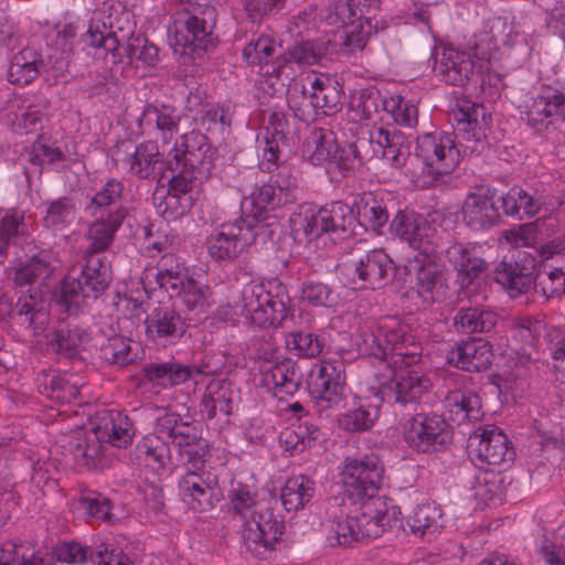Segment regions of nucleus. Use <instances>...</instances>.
I'll use <instances>...</instances> for the list:
<instances>
[{"mask_svg":"<svg viewBox=\"0 0 565 565\" xmlns=\"http://www.w3.org/2000/svg\"><path fill=\"white\" fill-rule=\"evenodd\" d=\"M359 347L364 353L387 361L392 367V376L380 381L375 388L382 402L406 406L420 403L430 393L433 382L417 365L420 344L408 333L406 324L385 319L362 331Z\"/></svg>","mask_w":565,"mask_h":565,"instance_id":"obj_1","label":"nucleus"},{"mask_svg":"<svg viewBox=\"0 0 565 565\" xmlns=\"http://www.w3.org/2000/svg\"><path fill=\"white\" fill-rule=\"evenodd\" d=\"M401 511L394 505H384L381 500L362 503L333 527L339 545L349 546L363 539H375L401 523Z\"/></svg>","mask_w":565,"mask_h":565,"instance_id":"obj_2","label":"nucleus"},{"mask_svg":"<svg viewBox=\"0 0 565 565\" xmlns=\"http://www.w3.org/2000/svg\"><path fill=\"white\" fill-rule=\"evenodd\" d=\"M136 34L132 12L120 1H110L104 2L94 12L86 41L90 46L104 49L121 61V45Z\"/></svg>","mask_w":565,"mask_h":565,"instance_id":"obj_3","label":"nucleus"},{"mask_svg":"<svg viewBox=\"0 0 565 565\" xmlns=\"http://www.w3.org/2000/svg\"><path fill=\"white\" fill-rule=\"evenodd\" d=\"M215 22L216 11L211 6L175 12L169 29V39L174 52L180 55H192L214 46Z\"/></svg>","mask_w":565,"mask_h":565,"instance_id":"obj_4","label":"nucleus"},{"mask_svg":"<svg viewBox=\"0 0 565 565\" xmlns=\"http://www.w3.org/2000/svg\"><path fill=\"white\" fill-rule=\"evenodd\" d=\"M86 262L78 277L68 274L61 287L60 302L73 315L87 299H97L111 281L110 265L103 257L85 255Z\"/></svg>","mask_w":565,"mask_h":565,"instance_id":"obj_5","label":"nucleus"},{"mask_svg":"<svg viewBox=\"0 0 565 565\" xmlns=\"http://www.w3.org/2000/svg\"><path fill=\"white\" fill-rule=\"evenodd\" d=\"M215 149L207 137L192 130L182 135L169 152V168L173 173L202 182L213 168Z\"/></svg>","mask_w":565,"mask_h":565,"instance_id":"obj_6","label":"nucleus"},{"mask_svg":"<svg viewBox=\"0 0 565 565\" xmlns=\"http://www.w3.org/2000/svg\"><path fill=\"white\" fill-rule=\"evenodd\" d=\"M264 231L265 225L254 216L223 223L207 239L209 254L216 260L234 259Z\"/></svg>","mask_w":565,"mask_h":565,"instance_id":"obj_7","label":"nucleus"},{"mask_svg":"<svg viewBox=\"0 0 565 565\" xmlns=\"http://www.w3.org/2000/svg\"><path fill=\"white\" fill-rule=\"evenodd\" d=\"M235 311L260 328L279 327L288 315L284 297L273 295L262 284L243 288Z\"/></svg>","mask_w":565,"mask_h":565,"instance_id":"obj_8","label":"nucleus"},{"mask_svg":"<svg viewBox=\"0 0 565 565\" xmlns=\"http://www.w3.org/2000/svg\"><path fill=\"white\" fill-rule=\"evenodd\" d=\"M350 205L335 201L320 209L307 207L291 218L297 235L310 242L324 233L345 232L353 223Z\"/></svg>","mask_w":565,"mask_h":565,"instance_id":"obj_9","label":"nucleus"},{"mask_svg":"<svg viewBox=\"0 0 565 565\" xmlns=\"http://www.w3.org/2000/svg\"><path fill=\"white\" fill-rule=\"evenodd\" d=\"M383 471V467L375 456L348 460L342 477L349 498L360 505L372 503L375 500H381L384 505H388L384 497L377 495Z\"/></svg>","mask_w":565,"mask_h":565,"instance_id":"obj_10","label":"nucleus"},{"mask_svg":"<svg viewBox=\"0 0 565 565\" xmlns=\"http://www.w3.org/2000/svg\"><path fill=\"white\" fill-rule=\"evenodd\" d=\"M284 529L282 521L277 519L268 504L258 507V511L242 521V543L254 556L266 557L275 551Z\"/></svg>","mask_w":565,"mask_h":565,"instance_id":"obj_11","label":"nucleus"},{"mask_svg":"<svg viewBox=\"0 0 565 565\" xmlns=\"http://www.w3.org/2000/svg\"><path fill=\"white\" fill-rule=\"evenodd\" d=\"M402 435L411 449L422 454L439 451L451 440L449 425L437 414H415L404 423Z\"/></svg>","mask_w":565,"mask_h":565,"instance_id":"obj_12","label":"nucleus"},{"mask_svg":"<svg viewBox=\"0 0 565 565\" xmlns=\"http://www.w3.org/2000/svg\"><path fill=\"white\" fill-rule=\"evenodd\" d=\"M174 257L164 255L160 260V268L156 274V281L160 288L178 297L192 310L202 307L206 300L207 287L195 280L186 268L179 263L173 265Z\"/></svg>","mask_w":565,"mask_h":565,"instance_id":"obj_13","label":"nucleus"},{"mask_svg":"<svg viewBox=\"0 0 565 565\" xmlns=\"http://www.w3.org/2000/svg\"><path fill=\"white\" fill-rule=\"evenodd\" d=\"M329 25L345 28L347 44L353 50L364 49L367 39L376 32L371 18L358 0H332L324 15Z\"/></svg>","mask_w":565,"mask_h":565,"instance_id":"obj_14","label":"nucleus"},{"mask_svg":"<svg viewBox=\"0 0 565 565\" xmlns=\"http://www.w3.org/2000/svg\"><path fill=\"white\" fill-rule=\"evenodd\" d=\"M308 387L321 408L339 406L344 399L345 365L343 360H322L309 373Z\"/></svg>","mask_w":565,"mask_h":565,"instance_id":"obj_15","label":"nucleus"},{"mask_svg":"<svg viewBox=\"0 0 565 565\" xmlns=\"http://www.w3.org/2000/svg\"><path fill=\"white\" fill-rule=\"evenodd\" d=\"M338 269L348 282L359 288L374 289L387 281L393 263L383 249H373L359 258L351 257L342 262Z\"/></svg>","mask_w":565,"mask_h":565,"instance_id":"obj_16","label":"nucleus"},{"mask_svg":"<svg viewBox=\"0 0 565 565\" xmlns=\"http://www.w3.org/2000/svg\"><path fill=\"white\" fill-rule=\"evenodd\" d=\"M200 181L191 177L173 173L168 188L157 185L152 202L157 212L167 221H177L185 215L193 205V190Z\"/></svg>","mask_w":565,"mask_h":565,"instance_id":"obj_17","label":"nucleus"},{"mask_svg":"<svg viewBox=\"0 0 565 565\" xmlns=\"http://www.w3.org/2000/svg\"><path fill=\"white\" fill-rule=\"evenodd\" d=\"M391 230L422 256L438 253L437 231L422 214L414 211L398 212L391 223Z\"/></svg>","mask_w":565,"mask_h":565,"instance_id":"obj_18","label":"nucleus"},{"mask_svg":"<svg viewBox=\"0 0 565 565\" xmlns=\"http://www.w3.org/2000/svg\"><path fill=\"white\" fill-rule=\"evenodd\" d=\"M416 154L431 173L448 174L460 161V150L451 134H425L417 138Z\"/></svg>","mask_w":565,"mask_h":565,"instance_id":"obj_19","label":"nucleus"},{"mask_svg":"<svg viewBox=\"0 0 565 565\" xmlns=\"http://www.w3.org/2000/svg\"><path fill=\"white\" fill-rule=\"evenodd\" d=\"M486 65V61L480 58L475 61L469 52L445 47L440 54H437L434 70L450 85L462 86L473 76L483 85L484 78L481 70Z\"/></svg>","mask_w":565,"mask_h":565,"instance_id":"obj_20","label":"nucleus"},{"mask_svg":"<svg viewBox=\"0 0 565 565\" xmlns=\"http://www.w3.org/2000/svg\"><path fill=\"white\" fill-rule=\"evenodd\" d=\"M455 119L463 152H482L488 147L487 137L492 124L491 115L486 107L473 104L466 109L461 108Z\"/></svg>","mask_w":565,"mask_h":565,"instance_id":"obj_21","label":"nucleus"},{"mask_svg":"<svg viewBox=\"0 0 565 565\" xmlns=\"http://www.w3.org/2000/svg\"><path fill=\"white\" fill-rule=\"evenodd\" d=\"M188 324L178 310L168 303L150 308L145 319V333L149 341L167 345L178 342L185 333Z\"/></svg>","mask_w":565,"mask_h":565,"instance_id":"obj_22","label":"nucleus"},{"mask_svg":"<svg viewBox=\"0 0 565 565\" xmlns=\"http://www.w3.org/2000/svg\"><path fill=\"white\" fill-rule=\"evenodd\" d=\"M178 488L183 502L194 511H209L220 500L217 479L210 471H185Z\"/></svg>","mask_w":565,"mask_h":565,"instance_id":"obj_23","label":"nucleus"},{"mask_svg":"<svg viewBox=\"0 0 565 565\" xmlns=\"http://www.w3.org/2000/svg\"><path fill=\"white\" fill-rule=\"evenodd\" d=\"M525 115L527 125L540 132L564 122L565 93L552 87L543 88L526 106Z\"/></svg>","mask_w":565,"mask_h":565,"instance_id":"obj_24","label":"nucleus"},{"mask_svg":"<svg viewBox=\"0 0 565 565\" xmlns=\"http://www.w3.org/2000/svg\"><path fill=\"white\" fill-rule=\"evenodd\" d=\"M473 456L489 466H497L513 459L514 451L509 447L507 435L498 427L488 425L478 428L470 437Z\"/></svg>","mask_w":565,"mask_h":565,"instance_id":"obj_25","label":"nucleus"},{"mask_svg":"<svg viewBox=\"0 0 565 565\" xmlns=\"http://www.w3.org/2000/svg\"><path fill=\"white\" fill-rule=\"evenodd\" d=\"M93 429L99 441L115 447H126L132 440V424L120 411L103 409L97 412Z\"/></svg>","mask_w":565,"mask_h":565,"instance_id":"obj_26","label":"nucleus"},{"mask_svg":"<svg viewBox=\"0 0 565 565\" xmlns=\"http://www.w3.org/2000/svg\"><path fill=\"white\" fill-rule=\"evenodd\" d=\"M127 215L128 209L118 205L114 211L107 212V215L99 214L95 216L96 220L89 225L86 233V239L89 244L85 255L97 256V254L107 250Z\"/></svg>","mask_w":565,"mask_h":565,"instance_id":"obj_27","label":"nucleus"},{"mask_svg":"<svg viewBox=\"0 0 565 565\" xmlns=\"http://www.w3.org/2000/svg\"><path fill=\"white\" fill-rule=\"evenodd\" d=\"M462 217L465 223L475 231L495 225L500 214L491 191L480 188L469 193L462 205Z\"/></svg>","mask_w":565,"mask_h":565,"instance_id":"obj_28","label":"nucleus"},{"mask_svg":"<svg viewBox=\"0 0 565 565\" xmlns=\"http://www.w3.org/2000/svg\"><path fill=\"white\" fill-rule=\"evenodd\" d=\"M62 447L68 451L74 461L88 469H98L104 461V446L94 429L75 430L66 437Z\"/></svg>","mask_w":565,"mask_h":565,"instance_id":"obj_29","label":"nucleus"},{"mask_svg":"<svg viewBox=\"0 0 565 565\" xmlns=\"http://www.w3.org/2000/svg\"><path fill=\"white\" fill-rule=\"evenodd\" d=\"M491 345L481 338L458 342L449 353V362L467 372L487 370L492 363Z\"/></svg>","mask_w":565,"mask_h":565,"instance_id":"obj_30","label":"nucleus"},{"mask_svg":"<svg viewBox=\"0 0 565 565\" xmlns=\"http://www.w3.org/2000/svg\"><path fill=\"white\" fill-rule=\"evenodd\" d=\"M418 265L416 274V290L425 302L440 300L445 294L444 266L436 257V254L424 255L416 259Z\"/></svg>","mask_w":565,"mask_h":565,"instance_id":"obj_31","label":"nucleus"},{"mask_svg":"<svg viewBox=\"0 0 565 565\" xmlns=\"http://www.w3.org/2000/svg\"><path fill=\"white\" fill-rule=\"evenodd\" d=\"M54 554L57 561L67 564H84L90 562L93 565H128V559L121 554L108 552L104 545L96 550L82 546L75 542L63 543L58 545Z\"/></svg>","mask_w":565,"mask_h":565,"instance_id":"obj_32","label":"nucleus"},{"mask_svg":"<svg viewBox=\"0 0 565 565\" xmlns=\"http://www.w3.org/2000/svg\"><path fill=\"white\" fill-rule=\"evenodd\" d=\"M369 150L370 154L381 156L394 168H402L409 158V147L405 143L402 134L379 128L371 132Z\"/></svg>","mask_w":565,"mask_h":565,"instance_id":"obj_33","label":"nucleus"},{"mask_svg":"<svg viewBox=\"0 0 565 565\" xmlns=\"http://www.w3.org/2000/svg\"><path fill=\"white\" fill-rule=\"evenodd\" d=\"M215 372L216 370H211L207 366L205 369L190 367L174 361L149 363L142 369V373L149 382L163 387L180 385L196 374L212 375Z\"/></svg>","mask_w":565,"mask_h":565,"instance_id":"obj_34","label":"nucleus"},{"mask_svg":"<svg viewBox=\"0 0 565 565\" xmlns=\"http://www.w3.org/2000/svg\"><path fill=\"white\" fill-rule=\"evenodd\" d=\"M263 384L281 399L285 395H294L299 390L301 374L294 361L284 360L264 370Z\"/></svg>","mask_w":565,"mask_h":565,"instance_id":"obj_35","label":"nucleus"},{"mask_svg":"<svg viewBox=\"0 0 565 565\" xmlns=\"http://www.w3.org/2000/svg\"><path fill=\"white\" fill-rule=\"evenodd\" d=\"M9 318L12 324L29 330L34 335L42 333L49 322V315L43 303L32 294L18 299L14 308L9 312Z\"/></svg>","mask_w":565,"mask_h":565,"instance_id":"obj_36","label":"nucleus"},{"mask_svg":"<svg viewBox=\"0 0 565 565\" xmlns=\"http://www.w3.org/2000/svg\"><path fill=\"white\" fill-rule=\"evenodd\" d=\"M135 457L138 465L150 468L156 472L164 471L172 463L168 441L156 433L146 435L137 443Z\"/></svg>","mask_w":565,"mask_h":565,"instance_id":"obj_37","label":"nucleus"},{"mask_svg":"<svg viewBox=\"0 0 565 565\" xmlns=\"http://www.w3.org/2000/svg\"><path fill=\"white\" fill-rule=\"evenodd\" d=\"M36 384L39 392L56 404H71L79 395L78 385L54 370L42 371L36 377Z\"/></svg>","mask_w":565,"mask_h":565,"instance_id":"obj_38","label":"nucleus"},{"mask_svg":"<svg viewBox=\"0 0 565 565\" xmlns=\"http://www.w3.org/2000/svg\"><path fill=\"white\" fill-rule=\"evenodd\" d=\"M303 95L309 99L316 114H334L340 105L341 95L337 83L321 75L315 76L310 82V88L303 89Z\"/></svg>","mask_w":565,"mask_h":565,"instance_id":"obj_39","label":"nucleus"},{"mask_svg":"<svg viewBox=\"0 0 565 565\" xmlns=\"http://www.w3.org/2000/svg\"><path fill=\"white\" fill-rule=\"evenodd\" d=\"M369 146L367 138H359L355 142H344L343 145L337 142V149L331 156L328 169H337L342 174L353 172L364 162L371 160Z\"/></svg>","mask_w":565,"mask_h":565,"instance_id":"obj_40","label":"nucleus"},{"mask_svg":"<svg viewBox=\"0 0 565 565\" xmlns=\"http://www.w3.org/2000/svg\"><path fill=\"white\" fill-rule=\"evenodd\" d=\"M275 53V43L269 36L260 35L250 41L243 50L245 61L250 65H258L265 76L278 77L282 67V58L269 61Z\"/></svg>","mask_w":565,"mask_h":565,"instance_id":"obj_41","label":"nucleus"},{"mask_svg":"<svg viewBox=\"0 0 565 565\" xmlns=\"http://www.w3.org/2000/svg\"><path fill=\"white\" fill-rule=\"evenodd\" d=\"M53 271L51 254L42 250L14 267L12 281L17 287L41 284L50 278Z\"/></svg>","mask_w":565,"mask_h":565,"instance_id":"obj_42","label":"nucleus"},{"mask_svg":"<svg viewBox=\"0 0 565 565\" xmlns=\"http://www.w3.org/2000/svg\"><path fill=\"white\" fill-rule=\"evenodd\" d=\"M235 392L232 384L224 379L212 380L203 394L201 406L207 418H214L218 413L230 415Z\"/></svg>","mask_w":565,"mask_h":565,"instance_id":"obj_43","label":"nucleus"},{"mask_svg":"<svg viewBox=\"0 0 565 565\" xmlns=\"http://www.w3.org/2000/svg\"><path fill=\"white\" fill-rule=\"evenodd\" d=\"M160 157L157 143L145 141L136 146L135 151L124 160V164L130 174L139 179H151L156 177Z\"/></svg>","mask_w":565,"mask_h":565,"instance_id":"obj_44","label":"nucleus"},{"mask_svg":"<svg viewBox=\"0 0 565 565\" xmlns=\"http://www.w3.org/2000/svg\"><path fill=\"white\" fill-rule=\"evenodd\" d=\"M139 345L129 338L113 335L102 344L99 358L110 365L124 367L138 360Z\"/></svg>","mask_w":565,"mask_h":565,"instance_id":"obj_45","label":"nucleus"},{"mask_svg":"<svg viewBox=\"0 0 565 565\" xmlns=\"http://www.w3.org/2000/svg\"><path fill=\"white\" fill-rule=\"evenodd\" d=\"M337 139L329 129L316 128L303 145L302 154L313 166L328 164L337 149Z\"/></svg>","mask_w":565,"mask_h":565,"instance_id":"obj_46","label":"nucleus"},{"mask_svg":"<svg viewBox=\"0 0 565 565\" xmlns=\"http://www.w3.org/2000/svg\"><path fill=\"white\" fill-rule=\"evenodd\" d=\"M28 234L24 212L14 209L0 212V263L7 259L9 246Z\"/></svg>","mask_w":565,"mask_h":565,"instance_id":"obj_47","label":"nucleus"},{"mask_svg":"<svg viewBox=\"0 0 565 565\" xmlns=\"http://www.w3.org/2000/svg\"><path fill=\"white\" fill-rule=\"evenodd\" d=\"M320 435L319 428L308 420L288 426L280 431L279 441L290 455L300 454L309 448Z\"/></svg>","mask_w":565,"mask_h":565,"instance_id":"obj_48","label":"nucleus"},{"mask_svg":"<svg viewBox=\"0 0 565 565\" xmlns=\"http://www.w3.org/2000/svg\"><path fill=\"white\" fill-rule=\"evenodd\" d=\"M315 493V483L303 475L289 478L280 492L281 503L286 511L302 509Z\"/></svg>","mask_w":565,"mask_h":565,"instance_id":"obj_49","label":"nucleus"},{"mask_svg":"<svg viewBox=\"0 0 565 565\" xmlns=\"http://www.w3.org/2000/svg\"><path fill=\"white\" fill-rule=\"evenodd\" d=\"M446 257L469 281L486 268L484 260L477 255L475 248L466 247L460 243L451 244L446 249Z\"/></svg>","mask_w":565,"mask_h":565,"instance_id":"obj_50","label":"nucleus"},{"mask_svg":"<svg viewBox=\"0 0 565 565\" xmlns=\"http://www.w3.org/2000/svg\"><path fill=\"white\" fill-rule=\"evenodd\" d=\"M495 280L509 290L511 297H518L530 289L533 277L526 267L502 262L497 268Z\"/></svg>","mask_w":565,"mask_h":565,"instance_id":"obj_51","label":"nucleus"},{"mask_svg":"<svg viewBox=\"0 0 565 565\" xmlns=\"http://www.w3.org/2000/svg\"><path fill=\"white\" fill-rule=\"evenodd\" d=\"M354 204L359 222L366 227L377 230L387 223L386 206L373 192H363Z\"/></svg>","mask_w":565,"mask_h":565,"instance_id":"obj_52","label":"nucleus"},{"mask_svg":"<svg viewBox=\"0 0 565 565\" xmlns=\"http://www.w3.org/2000/svg\"><path fill=\"white\" fill-rule=\"evenodd\" d=\"M498 317L491 311L477 308L460 309L454 318V324L459 332H489L497 324Z\"/></svg>","mask_w":565,"mask_h":565,"instance_id":"obj_53","label":"nucleus"},{"mask_svg":"<svg viewBox=\"0 0 565 565\" xmlns=\"http://www.w3.org/2000/svg\"><path fill=\"white\" fill-rule=\"evenodd\" d=\"M451 413L461 419L478 420L482 416L480 396L471 391H452L445 398Z\"/></svg>","mask_w":565,"mask_h":565,"instance_id":"obj_54","label":"nucleus"},{"mask_svg":"<svg viewBox=\"0 0 565 565\" xmlns=\"http://www.w3.org/2000/svg\"><path fill=\"white\" fill-rule=\"evenodd\" d=\"M327 51L328 42L323 40L302 41L289 49L282 57V64L315 65L326 56Z\"/></svg>","mask_w":565,"mask_h":565,"instance_id":"obj_55","label":"nucleus"},{"mask_svg":"<svg viewBox=\"0 0 565 565\" xmlns=\"http://www.w3.org/2000/svg\"><path fill=\"white\" fill-rule=\"evenodd\" d=\"M122 181L109 179L92 198L87 211L92 216L107 215L111 205H116L124 196Z\"/></svg>","mask_w":565,"mask_h":565,"instance_id":"obj_56","label":"nucleus"},{"mask_svg":"<svg viewBox=\"0 0 565 565\" xmlns=\"http://www.w3.org/2000/svg\"><path fill=\"white\" fill-rule=\"evenodd\" d=\"M75 214L74 200L68 196L58 198L47 204L43 225L54 231L63 230L74 221Z\"/></svg>","mask_w":565,"mask_h":565,"instance_id":"obj_57","label":"nucleus"},{"mask_svg":"<svg viewBox=\"0 0 565 565\" xmlns=\"http://www.w3.org/2000/svg\"><path fill=\"white\" fill-rule=\"evenodd\" d=\"M286 348L299 358H316L321 354L324 341L320 335L307 331H295L286 335Z\"/></svg>","mask_w":565,"mask_h":565,"instance_id":"obj_58","label":"nucleus"},{"mask_svg":"<svg viewBox=\"0 0 565 565\" xmlns=\"http://www.w3.org/2000/svg\"><path fill=\"white\" fill-rule=\"evenodd\" d=\"M143 120L154 124L163 141L172 139L179 130L180 116L169 107L158 108L148 105L142 114Z\"/></svg>","mask_w":565,"mask_h":565,"instance_id":"obj_59","label":"nucleus"},{"mask_svg":"<svg viewBox=\"0 0 565 565\" xmlns=\"http://www.w3.org/2000/svg\"><path fill=\"white\" fill-rule=\"evenodd\" d=\"M87 333L83 328L76 324H67L60 327L54 332V338L51 341V347L58 353L65 356H73L84 341Z\"/></svg>","mask_w":565,"mask_h":565,"instance_id":"obj_60","label":"nucleus"},{"mask_svg":"<svg viewBox=\"0 0 565 565\" xmlns=\"http://www.w3.org/2000/svg\"><path fill=\"white\" fill-rule=\"evenodd\" d=\"M440 511L431 505L424 504L417 507L413 514L408 516L407 524L414 534L420 536L425 534L437 533L440 529Z\"/></svg>","mask_w":565,"mask_h":565,"instance_id":"obj_61","label":"nucleus"},{"mask_svg":"<svg viewBox=\"0 0 565 565\" xmlns=\"http://www.w3.org/2000/svg\"><path fill=\"white\" fill-rule=\"evenodd\" d=\"M121 60L124 57L130 61H138L145 65L152 66L158 62V47L149 43L148 39L138 33L132 36L129 42L121 45Z\"/></svg>","mask_w":565,"mask_h":565,"instance_id":"obj_62","label":"nucleus"},{"mask_svg":"<svg viewBox=\"0 0 565 565\" xmlns=\"http://www.w3.org/2000/svg\"><path fill=\"white\" fill-rule=\"evenodd\" d=\"M200 127L212 132H223L232 124V111L230 107L217 104H205L196 117Z\"/></svg>","mask_w":565,"mask_h":565,"instance_id":"obj_63","label":"nucleus"},{"mask_svg":"<svg viewBox=\"0 0 565 565\" xmlns=\"http://www.w3.org/2000/svg\"><path fill=\"white\" fill-rule=\"evenodd\" d=\"M384 110L398 126L412 128L418 119L417 106L399 95L392 96L384 100Z\"/></svg>","mask_w":565,"mask_h":565,"instance_id":"obj_64","label":"nucleus"}]
</instances>
